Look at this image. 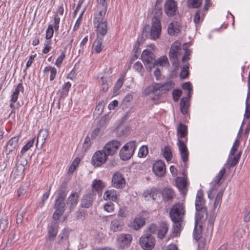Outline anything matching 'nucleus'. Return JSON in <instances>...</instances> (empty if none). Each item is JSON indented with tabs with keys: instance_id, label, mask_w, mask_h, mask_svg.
I'll use <instances>...</instances> for the list:
<instances>
[{
	"instance_id": "nucleus-1",
	"label": "nucleus",
	"mask_w": 250,
	"mask_h": 250,
	"mask_svg": "<svg viewBox=\"0 0 250 250\" xmlns=\"http://www.w3.org/2000/svg\"><path fill=\"white\" fill-rule=\"evenodd\" d=\"M185 212V205L182 203H175L170 209L169 216L173 223L172 233L174 236H177L181 231Z\"/></svg>"
},
{
	"instance_id": "nucleus-2",
	"label": "nucleus",
	"mask_w": 250,
	"mask_h": 250,
	"mask_svg": "<svg viewBox=\"0 0 250 250\" xmlns=\"http://www.w3.org/2000/svg\"><path fill=\"white\" fill-rule=\"evenodd\" d=\"M161 22L152 21L151 27L149 25H147L143 28L141 35V40L145 41L147 38L154 40L159 38L161 34Z\"/></svg>"
},
{
	"instance_id": "nucleus-3",
	"label": "nucleus",
	"mask_w": 250,
	"mask_h": 250,
	"mask_svg": "<svg viewBox=\"0 0 250 250\" xmlns=\"http://www.w3.org/2000/svg\"><path fill=\"white\" fill-rule=\"evenodd\" d=\"M173 85L174 83L171 81L164 84L155 83L147 86L145 89L144 92L146 95L153 93L159 97L170 90L173 87Z\"/></svg>"
},
{
	"instance_id": "nucleus-4",
	"label": "nucleus",
	"mask_w": 250,
	"mask_h": 250,
	"mask_svg": "<svg viewBox=\"0 0 250 250\" xmlns=\"http://www.w3.org/2000/svg\"><path fill=\"white\" fill-rule=\"evenodd\" d=\"M136 143L131 141L127 143L120 151V156L122 160L126 161L129 159L133 155L136 148Z\"/></svg>"
},
{
	"instance_id": "nucleus-5",
	"label": "nucleus",
	"mask_w": 250,
	"mask_h": 250,
	"mask_svg": "<svg viewBox=\"0 0 250 250\" xmlns=\"http://www.w3.org/2000/svg\"><path fill=\"white\" fill-rule=\"evenodd\" d=\"M139 243L144 250H151L154 247L155 238L151 234L146 233L140 238Z\"/></svg>"
},
{
	"instance_id": "nucleus-6",
	"label": "nucleus",
	"mask_w": 250,
	"mask_h": 250,
	"mask_svg": "<svg viewBox=\"0 0 250 250\" xmlns=\"http://www.w3.org/2000/svg\"><path fill=\"white\" fill-rule=\"evenodd\" d=\"M121 146L120 141L113 140L105 144L103 150L107 156H112L117 153V151Z\"/></svg>"
},
{
	"instance_id": "nucleus-7",
	"label": "nucleus",
	"mask_w": 250,
	"mask_h": 250,
	"mask_svg": "<svg viewBox=\"0 0 250 250\" xmlns=\"http://www.w3.org/2000/svg\"><path fill=\"white\" fill-rule=\"evenodd\" d=\"M107 158L108 156L103 149L98 150L92 156L91 164L95 167H100L106 162Z\"/></svg>"
},
{
	"instance_id": "nucleus-8",
	"label": "nucleus",
	"mask_w": 250,
	"mask_h": 250,
	"mask_svg": "<svg viewBox=\"0 0 250 250\" xmlns=\"http://www.w3.org/2000/svg\"><path fill=\"white\" fill-rule=\"evenodd\" d=\"M54 207L55 209V211L53 215L52 218L54 221H57L65 211V203L64 200L55 199Z\"/></svg>"
},
{
	"instance_id": "nucleus-9",
	"label": "nucleus",
	"mask_w": 250,
	"mask_h": 250,
	"mask_svg": "<svg viewBox=\"0 0 250 250\" xmlns=\"http://www.w3.org/2000/svg\"><path fill=\"white\" fill-rule=\"evenodd\" d=\"M164 11L168 17L175 16L178 11L177 3L175 0H166Z\"/></svg>"
},
{
	"instance_id": "nucleus-10",
	"label": "nucleus",
	"mask_w": 250,
	"mask_h": 250,
	"mask_svg": "<svg viewBox=\"0 0 250 250\" xmlns=\"http://www.w3.org/2000/svg\"><path fill=\"white\" fill-rule=\"evenodd\" d=\"M20 135H17L11 138L5 146V154L8 155L15 149H17L19 146V138Z\"/></svg>"
},
{
	"instance_id": "nucleus-11",
	"label": "nucleus",
	"mask_w": 250,
	"mask_h": 250,
	"mask_svg": "<svg viewBox=\"0 0 250 250\" xmlns=\"http://www.w3.org/2000/svg\"><path fill=\"white\" fill-rule=\"evenodd\" d=\"M132 240L131 235L128 233H121L117 237V242L119 246L124 249L128 248Z\"/></svg>"
},
{
	"instance_id": "nucleus-12",
	"label": "nucleus",
	"mask_w": 250,
	"mask_h": 250,
	"mask_svg": "<svg viewBox=\"0 0 250 250\" xmlns=\"http://www.w3.org/2000/svg\"><path fill=\"white\" fill-rule=\"evenodd\" d=\"M125 184L123 175L119 172H115L112 176V186L117 188H123Z\"/></svg>"
},
{
	"instance_id": "nucleus-13",
	"label": "nucleus",
	"mask_w": 250,
	"mask_h": 250,
	"mask_svg": "<svg viewBox=\"0 0 250 250\" xmlns=\"http://www.w3.org/2000/svg\"><path fill=\"white\" fill-rule=\"evenodd\" d=\"M177 145L182 160L186 163L188 160L189 152L185 142L183 140H178Z\"/></svg>"
},
{
	"instance_id": "nucleus-14",
	"label": "nucleus",
	"mask_w": 250,
	"mask_h": 250,
	"mask_svg": "<svg viewBox=\"0 0 250 250\" xmlns=\"http://www.w3.org/2000/svg\"><path fill=\"white\" fill-rule=\"evenodd\" d=\"M152 170L157 176H164L166 170L165 163L161 160L157 161L153 166Z\"/></svg>"
},
{
	"instance_id": "nucleus-15",
	"label": "nucleus",
	"mask_w": 250,
	"mask_h": 250,
	"mask_svg": "<svg viewBox=\"0 0 250 250\" xmlns=\"http://www.w3.org/2000/svg\"><path fill=\"white\" fill-rule=\"evenodd\" d=\"M94 198V194L90 192L84 195L81 199L80 207L86 208H89L93 205Z\"/></svg>"
},
{
	"instance_id": "nucleus-16",
	"label": "nucleus",
	"mask_w": 250,
	"mask_h": 250,
	"mask_svg": "<svg viewBox=\"0 0 250 250\" xmlns=\"http://www.w3.org/2000/svg\"><path fill=\"white\" fill-rule=\"evenodd\" d=\"M146 220L145 217L143 214H138L134 219L133 221L131 223L130 227L134 229L137 230L145 225Z\"/></svg>"
},
{
	"instance_id": "nucleus-17",
	"label": "nucleus",
	"mask_w": 250,
	"mask_h": 250,
	"mask_svg": "<svg viewBox=\"0 0 250 250\" xmlns=\"http://www.w3.org/2000/svg\"><path fill=\"white\" fill-rule=\"evenodd\" d=\"M79 198V193L73 192L68 196L66 200V204L69 207L70 211H72L78 203Z\"/></svg>"
},
{
	"instance_id": "nucleus-18",
	"label": "nucleus",
	"mask_w": 250,
	"mask_h": 250,
	"mask_svg": "<svg viewBox=\"0 0 250 250\" xmlns=\"http://www.w3.org/2000/svg\"><path fill=\"white\" fill-rule=\"evenodd\" d=\"M187 135L188 126L181 123H179L177 128L178 140H182V138H185V142H187L188 141Z\"/></svg>"
},
{
	"instance_id": "nucleus-19",
	"label": "nucleus",
	"mask_w": 250,
	"mask_h": 250,
	"mask_svg": "<svg viewBox=\"0 0 250 250\" xmlns=\"http://www.w3.org/2000/svg\"><path fill=\"white\" fill-rule=\"evenodd\" d=\"M208 217L207 208L196 210L195 223L203 224Z\"/></svg>"
},
{
	"instance_id": "nucleus-20",
	"label": "nucleus",
	"mask_w": 250,
	"mask_h": 250,
	"mask_svg": "<svg viewBox=\"0 0 250 250\" xmlns=\"http://www.w3.org/2000/svg\"><path fill=\"white\" fill-rule=\"evenodd\" d=\"M205 201L203 197V193L202 190L197 192L195 200L196 210L207 208L205 206Z\"/></svg>"
},
{
	"instance_id": "nucleus-21",
	"label": "nucleus",
	"mask_w": 250,
	"mask_h": 250,
	"mask_svg": "<svg viewBox=\"0 0 250 250\" xmlns=\"http://www.w3.org/2000/svg\"><path fill=\"white\" fill-rule=\"evenodd\" d=\"M67 182L65 181L62 182L58 190L57 196L56 199L65 200L67 195Z\"/></svg>"
},
{
	"instance_id": "nucleus-22",
	"label": "nucleus",
	"mask_w": 250,
	"mask_h": 250,
	"mask_svg": "<svg viewBox=\"0 0 250 250\" xmlns=\"http://www.w3.org/2000/svg\"><path fill=\"white\" fill-rule=\"evenodd\" d=\"M97 28V34L98 38H103L107 33V21L102 22L101 23H98L94 25Z\"/></svg>"
},
{
	"instance_id": "nucleus-23",
	"label": "nucleus",
	"mask_w": 250,
	"mask_h": 250,
	"mask_svg": "<svg viewBox=\"0 0 250 250\" xmlns=\"http://www.w3.org/2000/svg\"><path fill=\"white\" fill-rule=\"evenodd\" d=\"M49 133L47 129H41L39 131L37 140V147H38L40 141L41 142V148L42 147Z\"/></svg>"
},
{
	"instance_id": "nucleus-24",
	"label": "nucleus",
	"mask_w": 250,
	"mask_h": 250,
	"mask_svg": "<svg viewBox=\"0 0 250 250\" xmlns=\"http://www.w3.org/2000/svg\"><path fill=\"white\" fill-rule=\"evenodd\" d=\"M152 14L153 15L152 21L161 22L163 14L162 6H155L152 9Z\"/></svg>"
},
{
	"instance_id": "nucleus-25",
	"label": "nucleus",
	"mask_w": 250,
	"mask_h": 250,
	"mask_svg": "<svg viewBox=\"0 0 250 250\" xmlns=\"http://www.w3.org/2000/svg\"><path fill=\"white\" fill-rule=\"evenodd\" d=\"M105 187V185L102 180L95 179L93 180L92 185V188L93 191L101 194L102 190Z\"/></svg>"
},
{
	"instance_id": "nucleus-26",
	"label": "nucleus",
	"mask_w": 250,
	"mask_h": 250,
	"mask_svg": "<svg viewBox=\"0 0 250 250\" xmlns=\"http://www.w3.org/2000/svg\"><path fill=\"white\" fill-rule=\"evenodd\" d=\"M106 10L107 8L103 7V9L100 11L95 14L93 21L94 25L98 23H101L102 22H104V21H106V20L104 18L106 14Z\"/></svg>"
},
{
	"instance_id": "nucleus-27",
	"label": "nucleus",
	"mask_w": 250,
	"mask_h": 250,
	"mask_svg": "<svg viewBox=\"0 0 250 250\" xmlns=\"http://www.w3.org/2000/svg\"><path fill=\"white\" fill-rule=\"evenodd\" d=\"M146 52H148L147 51H145L144 53L142 54L141 59L142 61L143 62L145 65L146 66L147 70L150 71L151 70L152 68H154L156 66H158L156 64V62H151L149 61L148 60V57L145 56L146 54Z\"/></svg>"
},
{
	"instance_id": "nucleus-28",
	"label": "nucleus",
	"mask_w": 250,
	"mask_h": 250,
	"mask_svg": "<svg viewBox=\"0 0 250 250\" xmlns=\"http://www.w3.org/2000/svg\"><path fill=\"white\" fill-rule=\"evenodd\" d=\"M180 50H181V44L177 42H174L170 48L169 53V59L171 60V58H177L179 51Z\"/></svg>"
},
{
	"instance_id": "nucleus-29",
	"label": "nucleus",
	"mask_w": 250,
	"mask_h": 250,
	"mask_svg": "<svg viewBox=\"0 0 250 250\" xmlns=\"http://www.w3.org/2000/svg\"><path fill=\"white\" fill-rule=\"evenodd\" d=\"M58 224L57 222L51 223L48 228V236L50 240H53L56 236L58 233Z\"/></svg>"
},
{
	"instance_id": "nucleus-30",
	"label": "nucleus",
	"mask_w": 250,
	"mask_h": 250,
	"mask_svg": "<svg viewBox=\"0 0 250 250\" xmlns=\"http://www.w3.org/2000/svg\"><path fill=\"white\" fill-rule=\"evenodd\" d=\"M24 91V88L22 85V82L19 83L18 85L15 88L14 91L10 97V102H16L19 95L20 91L23 92Z\"/></svg>"
},
{
	"instance_id": "nucleus-31",
	"label": "nucleus",
	"mask_w": 250,
	"mask_h": 250,
	"mask_svg": "<svg viewBox=\"0 0 250 250\" xmlns=\"http://www.w3.org/2000/svg\"><path fill=\"white\" fill-rule=\"evenodd\" d=\"M124 222L121 219H115L111 221L110 229L114 232L122 230Z\"/></svg>"
},
{
	"instance_id": "nucleus-32",
	"label": "nucleus",
	"mask_w": 250,
	"mask_h": 250,
	"mask_svg": "<svg viewBox=\"0 0 250 250\" xmlns=\"http://www.w3.org/2000/svg\"><path fill=\"white\" fill-rule=\"evenodd\" d=\"M241 154L242 152L240 151L235 156L229 155V159L227 163V165L228 166L229 168L234 167L238 163Z\"/></svg>"
},
{
	"instance_id": "nucleus-33",
	"label": "nucleus",
	"mask_w": 250,
	"mask_h": 250,
	"mask_svg": "<svg viewBox=\"0 0 250 250\" xmlns=\"http://www.w3.org/2000/svg\"><path fill=\"white\" fill-rule=\"evenodd\" d=\"M180 32V26L177 21L171 22L168 27V32L170 35H175Z\"/></svg>"
},
{
	"instance_id": "nucleus-34",
	"label": "nucleus",
	"mask_w": 250,
	"mask_h": 250,
	"mask_svg": "<svg viewBox=\"0 0 250 250\" xmlns=\"http://www.w3.org/2000/svg\"><path fill=\"white\" fill-rule=\"evenodd\" d=\"M162 195L164 200L169 201L172 200L175 193L171 188H165L162 193Z\"/></svg>"
},
{
	"instance_id": "nucleus-35",
	"label": "nucleus",
	"mask_w": 250,
	"mask_h": 250,
	"mask_svg": "<svg viewBox=\"0 0 250 250\" xmlns=\"http://www.w3.org/2000/svg\"><path fill=\"white\" fill-rule=\"evenodd\" d=\"M168 229V225L166 222H162L160 225V228L158 229V237L163 239L167 232Z\"/></svg>"
},
{
	"instance_id": "nucleus-36",
	"label": "nucleus",
	"mask_w": 250,
	"mask_h": 250,
	"mask_svg": "<svg viewBox=\"0 0 250 250\" xmlns=\"http://www.w3.org/2000/svg\"><path fill=\"white\" fill-rule=\"evenodd\" d=\"M104 200H111L113 201H116L117 200V195L116 191L112 189L106 191L104 195Z\"/></svg>"
},
{
	"instance_id": "nucleus-37",
	"label": "nucleus",
	"mask_w": 250,
	"mask_h": 250,
	"mask_svg": "<svg viewBox=\"0 0 250 250\" xmlns=\"http://www.w3.org/2000/svg\"><path fill=\"white\" fill-rule=\"evenodd\" d=\"M202 224H195V228L193 231L194 238L196 240L200 239L202 237Z\"/></svg>"
},
{
	"instance_id": "nucleus-38",
	"label": "nucleus",
	"mask_w": 250,
	"mask_h": 250,
	"mask_svg": "<svg viewBox=\"0 0 250 250\" xmlns=\"http://www.w3.org/2000/svg\"><path fill=\"white\" fill-rule=\"evenodd\" d=\"M187 98H182L180 101V110L183 115L187 114L189 104Z\"/></svg>"
},
{
	"instance_id": "nucleus-39",
	"label": "nucleus",
	"mask_w": 250,
	"mask_h": 250,
	"mask_svg": "<svg viewBox=\"0 0 250 250\" xmlns=\"http://www.w3.org/2000/svg\"><path fill=\"white\" fill-rule=\"evenodd\" d=\"M177 186L180 191L183 194L185 195L187 192V181L185 179H180L179 181L177 182Z\"/></svg>"
},
{
	"instance_id": "nucleus-40",
	"label": "nucleus",
	"mask_w": 250,
	"mask_h": 250,
	"mask_svg": "<svg viewBox=\"0 0 250 250\" xmlns=\"http://www.w3.org/2000/svg\"><path fill=\"white\" fill-rule=\"evenodd\" d=\"M76 220H83L87 216V211L83 208H79L75 213Z\"/></svg>"
},
{
	"instance_id": "nucleus-41",
	"label": "nucleus",
	"mask_w": 250,
	"mask_h": 250,
	"mask_svg": "<svg viewBox=\"0 0 250 250\" xmlns=\"http://www.w3.org/2000/svg\"><path fill=\"white\" fill-rule=\"evenodd\" d=\"M102 38L97 37L93 43V48L97 53H99L103 49L102 45Z\"/></svg>"
},
{
	"instance_id": "nucleus-42",
	"label": "nucleus",
	"mask_w": 250,
	"mask_h": 250,
	"mask_svg": "<svg viewBox=\"0 0 250 250\" xmlns=\"http://www.w3.org/2000/svg\"><path fill=\"white\" fill-rule=\"evenodd\" d=\"M202 2V0H187V5L189 8H198Z\"/></svg>"
},
{
	"instance_id": "nucleus-43",
	"label": "nucleus",
	"mask_w": 250,
	"mask_h": 250,
	"mask_svg": "<svg viewBox=\"0 0 250 250\" xmlns=\"http://www.w3.org/2000/svg\"><path fill=\"white\" fill-rule=\"evenodd\" d=\"M162 151L163 156L166 160L167 162L170 161L172 157V154L170 147L169 146H165Z\"/></svg>"
},
{
	"instance_id": "nucleus-44",
	"label": "nucleus",
	"mask_w": 250,
	"mask_h": 250,
	"mask_svg": "<svg viewBox=\"0 0 250 250\" xmlns=\"http://www.w3.org/2000/svg\"><path fill=\"white\" fill-rule=\"evenodd\" d=\"M244 116L247 119H250V92L248 93L246 103L245 114Z\"/></svg>"
},
{
	"instance_id": "nucleus-45",
	"label": "nucleus",
	"mask_w": 250,
	"mask_h": 250,
	"mask_svg": "<svg viewBox=\"0 0 250 250\" xmlns=\"http://www.w3.org/2000/svg\"><path fill=\"white\" fill-rule=\"evenodd\" d=\"M189 63L185 64L183 66L182 70L180 74V77L181 79H186L189 75Z\"/></svg>"
},
{
	"instance_id": "nucleus-46",
	"label": "nucleus",
	"mask_w": 250,
	"mask_h": 250,
	"mask_svg": "<svg viewBox=\"0 0 250 250\" xmlns=\"http://www.w3.org/2000/svg\"><path fill=\"white\" fill-rule=\"evenodd\" d=\"M104 103L103 101L100 102L95 107L94 115L98 117L104 110Z\"/></svg>"
},
{
	"instance_id": "nucleus-47",
	"label": "nucleus",
	"mask_w": 250,
	"mask_h": 250,
	"mask_svg": "<svg viewBox=\"0 0 250 250\" xmlns=\"http://www.w3.org/2000/svg\"><path fill=\"white\" fill-rule=\"evenodd\" d=\"M35 138L29 141L27 144L24 145L21 151V155L22 156L27 151H28L33 145Z\"/></svg>"
},
{
	"instance_id": "nucleus-48",
	"label": "nucleus",
	"mask_w": 250,
	"mask_h": 250,
	"mask_svg": "<svg viewBox=\"0 0 250 250\" xmlns=\"http://www.w3.org/2000/svg\"><path fill=\"white\" fill-rule=\"evenodd\" d=\"M68 235L69 233L68 230L66 229H63L58 236V238L59 239L58 241V243L62 244L63 240H66L68 238Z\"/></svg>"
},
{
	"instance_id": "nucleus-49",
	"label": "nucleus",
	"mask_w": 250,
	"mask_h": 250,
	"mask_svg": "<svg viewBox=\"0 0 250 250\" xmlns=\"http://www.w3.org/2000/svg\"><path fill=\"white\" fill-rule=\"evenodd\" d=\"M8 225L7 217L5 216L2 217L0 219V229H1L2 231H4V230L7 229Z\"/></svg>"
},
{
	"instance_id": "nucleus-50",
	"label": "nucleus",
	"mask_w": 250,
	"mask_h": 250,
	"mask_svg": "<svg viewBox=\"0 0 250 250\" xmlns=\"http://www.w3.org/2000/svg\"><path fill=\"white\" fill-rule=\"evenodd\" d=\"M80 162V159L76 158L72 162L68 169V173H73Z\"/></svg>"
},
{
	"instance_id": "nucleus-51",
	"label": "nucleus",
	"mask_w": 250,
	"mask_h": 250,
	"mask_svg": "<svg viewBox=\"0 0 250 250\" xmlns=\"http://www.w3.org/2000/svg\"><path fill=\"white\" fill-rule=\"evenodd\" d=\"M110 120V117L108 114H106L102 117L99 122L98 126L100 127L105 126Z\"/></svg>"
},
{
	"instance_id": "nucleus-52",
	"label": "nucleus",
	"mask_w": 250,
	"mask_h": 250,
	"mask_svg": "<svg viewBox=\"0 0 250 250\" xmlns=\"http://www.w3.org/2000/svg\"><path fill=\"white\" fill-rule=\"evenodd\" d=\"M26 213L25 209L22 210L21 208L18 211L17 214L16 224L22 223L24 214Z\"/></svg>"
},
{
	"instance_id": "nucleus-53",
	"label": "nucleus",
	"mask_w": 250,
	"mask_h": 250,
	"mask_svg": "<svg viewBox=\"0 0 250 250\" xmlns=\"http://www.w3.org/2000/svg\"><path fill=\"white\" fill-rule=\"evenodd\" d=\"M225 173H226V169L224 167H223L219 172L218 174L215 176V182L216 184H218L220 183V181L223 178Z\"/></svg>"
},
{
	"instance_id": "nucleus-54",
	"label": "nucleus",
	"mask_w": 250,
	"mask_h": 250,
	"mask_svg": "<svg viewBox=\"0 0 250 250\" xmlns=\"http://www.w3.org/2000/svg\"><path fill=\"white\" fill-rule=\"evenodd\" d=\"M54 30L53 25L50 24L48 25V28L46 31L45 38L46 40L50 39L53 35Z\"/></svg>"
},
{
	"instance_id": "nucleus-55",
	"label": "nucleus",
	"mask_w": 250,
	"mask_h": 250,
	"mask_svg": "<svg viewBox=\"0 0 250 250\" xmlns=\"http://www.w3.org/2000/svg\"><path fill=\"white\" fill-rule=\"evenodd\" d=\"M240 145V141L238 140H236L233 144V145L230 150L229 155L234 156L235 152L238 149Z\"/></svg>"
},
{
	"instance_id": "nucleus-56",
	"label": "nucleus",
	"mask_w": 250,
	"mask_h": 250,
	"mask_svg": "<svg viewBox=\"0 0 250 250\" xmlns=\"http://www.w3.org/2000/svg\"><path fill=\"white\" fill-rule=\"evenodd\" d=\"M127 212L128 211L127 210L126 208L125 207H123L120 208L118 212V216L119 217L125 218L127 216Z\"/></svg>"
},
{
	"instance_id": "nucleus-57",
	"label": "nucleus",
	"mask_w": 250,
	"mask_h": 250,
	"mask_svg": "<svg viewBox=\"0 0 250 250\" xmlns=\"http://www.w3.org/2000/svg\"><path fill=\"white\" fill-rule=\"evenodd\" d=\"M182 94V91L180 89H176L172 92V97L175 102H177Z\"/></svg>"
},
{
	"instance_id": "nucleus-58",
	"label": "nucleus",
	"mask_w": 250,
	"mask_h": 250,
	"mask_svg": "<svg viewBox=\"0 0 250 250\" xmlns=\"http://www.w3.org/2000/svg\"><path fill=\"white\" fill-rule=\"evenodd\" d=\"M144 41L141 40V36L140 37V38H139L137 40V41L133 47V51L134 52V53H140L141 50L139 48V46H140L141 43H143Z\"/></svg>"
},
{
	"instance_id": "nucleus-59",
	"label": "nucleus",
	"mask_w": 250,
	"mask_h": 250,
	"mask_svg": "<svg viewBox=\"0 0 250 250\" xmlns=\"http://www.w3.org/2000/svg\"><path fill=\"white\" fill-rule=\"evenodd\" d=\"M148 153V148L146 146H142L139 150L138 156L143 158L146 156Z\"/></svg>"
},
{
	"instance_id": "nucleus-60",
	"label": "nucleus",
	"mask_w": 250,
	"mask_h": 250,
	"mask_svg": "<svg viewBox=\"0 0 250 250\" xmlns=\"http://www.w3.org/2000/svg\"><path fill=\"white\" fill-rule=\"evenodd\" d=\"M223 194V192L220 191L219 192L215 199L214 202V208H215L217 207V206L219 204V203L221 202L222 196Z\"/></svg>"
},
{
	"instance_id": "nucleus-61",
	"label": "nucleus",
	"mask_w": 250,
	"mask_h": 250,
	"mask_svg": "<svg viewBox=\"0 0 250 250\" xmlns=\"http://www.w3.org/2000/svg\"><path fill=\"white\" fill-rule=\"evenodd\" d=\"M156 62L158 66L159 65H165L167 63H168V59L166 56L160 57Z\"/></svg>"
},
{
	"instance_id": "nucleus-62",
	"label": "nucleus",
	"mask_w": 250,
	"mask_h": 250,
	"mask_svg": "<svg viewBox=\"0 0 250 250\" xmlns=\"http://www.w3.org/2000/svg\"><path fill=\"white\" fill-rule=\"evenodd\" d=\"M65 57V53L64 52H62L60 56L57 59L55 62V65H56L57 67H60Z\"/></svg>"
},
{
	"instance_id": "nucleus-63",
	"label": "nucleus",
	"mask_w": 250,
	"mask_h": 250,
	"mask_svg": "<svg viewBox=\"0 0 250 250\" xmlns=\"http://www.w3.org/2000/svg\"><path fill=\"white\" fill-rule=\"evenodd\" d=\"M199 250H203L206 245V241L205 238H201L197 240Z\"/></svg>"
},
{
	"instance_id": "nucleus-64",
	"label": "nucleus",
	"mask_w": 250,
	"mask_h": 250,
	"mask_svg": "<svg viewBox=\"0 0 250 250\" xmlns=\"http://www.w3.org/2000/svg\"><path fill=\"white\" fill-rule=\"evenodd\" d=\"M91 146L90 138L89 136H87L84 140V143L83 144V149L84 151H86Z\"/></svg>"
}]
</instances>
